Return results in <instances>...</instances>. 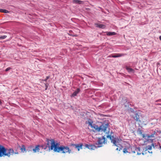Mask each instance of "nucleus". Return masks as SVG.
Returning <instances> with one entry per match:
<instances>
[{"label": "nucleus", "mask_w": 161, "mask_h": 161, "mask_svg": "<svg viewBox=\"0 0 161 161\" xmlns=\"http://www.w3.org/2000/svg\"><path fill=\"white\" fill-rule=\"evenodd\" d=\"M19 148L22 152L24 153L26 151L25 147L24 145H23L21 147L19 145H18L17 148L18 149Z\"/></svg>", "instance_id": "12"}, {"label": "nucleus", "mask_w": 161, "mask_h": 161, "mask_svg": "<svg viewBox=\"0 0 161 161\" xmlns=\"http://www.w3.org/2000/svg\"><path fill=\"white\" fill-rule=\"evenodd\" d=\"M123 55V54H117L116 55H114L112 56L113 58H117L118 57H120Z\"/></svg>", "instance_id": "19"}, {"label": "nucleus", "mask_w": 161, "mask_h": 161, "mask_svg": "<svg viewBox=\"0 0 161 161\" xmlns=\"http://www.w3.org/2000/svg\"><path fill=\"white\" fill-rule=\"evenodd\" d=\"M125 101H126V102H127V101H126V100H125Z\"/></svg>", "instance_id": "42"}, {"label": "nucleus", "mask_w": 161, "mask_h": 161, "mask_svg": "<svg viewBox=\"0 0 161 161\" xmlns=\"http://www.w3.org/2000/svg\"><path fill=\"white\" fill-rule=\"evenodd\" d=\"M155 132H155V131H153V134H154V135L155 134Z\"/></svg>", "instance_id": "35"}, {"label": "nucleus", "mask_w": 161, "mask_h": 161, "mask_svg": "<svg viewBox=\"0 0 161 161\" xmlns=\"http://www.w3.org/2000/svg\"><path fill=\"white\" fill-rule=\"evenodd\" d=\"M159 148H160V149H161V145H160L159 144Z\"/></svg>", "instance_id": "36"}, {"label": "nucleus", "mask_w": 161, "mask_h": 161, "mask_svg": "<svg viewBox=\"0 0 161 161\" xmlns=\"http://www.w3.org/2000/svg\"><path fill=\"white\" fill-rule=\"evenodd\" d=\"M41 146V147L42 149H44V150H47V148H48V147L47 146V145L45 143H44V144Z\"/></svg>", "instance_id": "17"}, {"label": "nucleus", "mask_w": 161, "mask_h": 161, "mask_svg": "<svg viewBox=\"0 0 161 161\" xmlns=\"http://www.w3.org/2000/svg\"><path fill=\"white\" fill-rule=\"evenodd\" d=\"M33 146H29L28 147L27 149L26 150V152L28 151L29 152V151H32V149H33Z\"/></svg>", "instance_id": "20"}, {"label": "nucleus", "mask_w": 161, "mask_h": 161, "mask_svg": "<svg viewBox=\"0 0 161 161\" xmlns=\"http://www.w3.org/2000/svg\"><path fill=\"white\" fill-rule=\"evenodd\" d=\"M124 105H125V107H126V106H128V105H127V104H126V103H124Z\"/></svg>", "instance_id": "33"}, {"label": "nucleus", "mask_w": 161, "mask_h": 161, "mask_svg": "<svg viewBox=\"0 0 161 161\" xmlns=\"http://www.w3.org/2000/svg\"><path fill=\"white\" fill-rule=\"evenodd\" d=\"M59 145H58L57 147L54 149V152L59 153L60 151H62V153H70L71 152V150L70 149L69 147L67 146H61L60 147L59 146Z\"/></svg>", "instance_id": "4"}, {"label": "nucleus", "mask_w": 161, "mask_h": 161, "mask_svg": "<svg viewBox=\"0 0 161 161\" xmlns=\"http://www.w3.org/2000/svg\"><path fill=\"white\" fill-rule=\"evenodd\" d=\"M85 146L88 149L90 150H94L97 148V147L96 146L92 144H85Z\"/></svg>", "instance_id": "10"}, {"label": "nucleus", "mask_w": 161, "mask_h": 161, "mask_svg": "<svg viewBox=\"0 0 161 161\" xmlns=\"http://www.w3.org/2000/svg\"><path fill=\"white\" fill-rule=\"evenodd\" d=\"M80 91V89L79 88H77V90L73 93L71 96L74 97L76 96L77 94H78Z\"/></svg>", "instance_id": "14"}, {"label": "nucleus", "mask_w": 161, "mask_h": 161, "mask_svg": "<svg viewBox=\"0 0 161 161\" xmlns=\"http://www.w3.org/2000/svg\"><path fill=\"white\" fill-rule=\"evenodd\" d=\"M160 63H157V66H158V65H160Z\"/></svg>", "instance_id": "34"}, {"label": "nucleus", "mask_w": 161, "mask_h": 161, "mask_svg": "<svg viewBox=\"0 0 161 161\" xmlns=\"http://www.w3.org/2000/svg\"><path fill=\"white\" fill-rule=\"evenodd\" d=\"M46 142L47 143H45L48 147V150L49 151L53 150L54 151V149L56 147H57L58 145H59L58 143H56L53 139L50 140L48 138H46Z\"/></svg>", "instance_id": "3"}, {"label": "nucleus", "mask_w": 161, "mask_h": 161, "mask_svg": "<svg viewBox=\"0 0 161 161\" xmlns=\"http://www.w3.org/2000/svg\"><path fill=\"white\" fill-rule=\"evenodd\" d=\"M127 69L129 72H132L133 71V69L131 68H127Z\"/></svg>", "instance_id": "25"}, {"label": "nucleus", "mask_w": 161, "mask_h": 161, "mask_svg": "<svg viewBox=\"0 0 161 161\" xmlns=\"http://www.w3.org/2000/svg\"><path fill=\"white\" fill-rule=\"evenodd\" d=\"M83 146L82 143H80L78 144H74L73 143H71L70 144V147H73L77 149L78 151H80V149H82V147Z\"/></svg>", "instance_id": "6"}, {"label": "nucleus", "mask_w": 161, "mask_h": 161, "mask_svg": "<svg viewBox=\"0 0 161 161\" xmlns=\"http://www.w3.org/2000/svg\"><path fill=\"white\" fill-rule=\"evenodd\" d=\"M160 133H161V131H160Z\"/></svg>", "instance_id": "43"}, {"label": "nucleus", "mask_w": 161, "mask_h": 161, "mask_svg": "<svg viewBox=\"0 0 161 161\" xmlns=\"http://www.w3.org/2000/svg\"><path fill=\"white\" fill-rule=\"evenodd\" d=\"M11 69V68L9 67H8V68H7L6 69H5V71H9V70H10V69Z\"/></svg>", "instance_id": "28"}, {"label": "nucleus", "mask_w": 161, "mask_h": 161, "mask_svg": "<svg viewBox=\"0 0 161 161\" xmlns=\"http://www.w3.org/2000/svg\"><path fill=\"white\" fill-rule=\"evenodd\" d=\"M142 154L143 155H144V153H142Z\"/></svg>", "instance_id": "41"}, {"label": "nucleus", "mask_w": 161, "mask_h": 161, "mask_svg": "<svg viewBox=\"0 0 161 161\" xmlns=\"http://www.w3.org/2000/svg\"><path fill=\"white\" fill-rule=\"evenodd\" d=\"M48 83H46L45 84L46 88L45 90H46L48 87Z\"/></svg>", "instance_id": "31"}, {"label": "nucleus", "mask_w": 161, "mask_h": 161, "mask_svg": "<svg viewBox=\"0 0 161 161\" xmlns=\"http://www.w3.org/2000/svg\"><path fill=\"white\" fill-rule=\"evenodd\" d=\"M130 144H129V146L126 147L125 148L123 149V152L124 153H128L127 150L130 147Z\"/></svg>", "instance_id": "16"}, {"label": "nucleus", "mask_w": 161, "mask_h": 161, "mask_svg": "<svg viewBox=\"0 0 161 161\" xmlns=\"http://www.w3.org/2000/svg\"><path fill=\"white\" fill-rule=\"evenodd\" d=\"M118 147H118L116 149V150L120 151L121 150L123 147L121 145L119 144H118Z\"/></svg>", "instance_id": "21"}, {"label": "nucleus", "mask_w": 161, "mask_h": 161, "mask_svg": "<svg viewBox=\"0 0 161 161\" xmlns=\"http://www.w3.org/2000/svg\"><path fill=\"white\" fill-rule=\"evenodd\" d=\"M14 153L18 154L19 153L17 150L14 152L13 148L7 149L4 146L0 145V157L6 156L10 157V155H13Z\"/></svg>", "instance_id": "1"}, {"label": "nucleus", "mask_w": 161, "mask_h": 161, "mask_svg": "<svg viewBox=\"0 0 161 161\" xmlns=\"http://www.w3.org/2000/svg\"><path fill=\"white\" fill-rule=\"evenodd\" d=\"M107 35L108 36H112L113 35H114L116 34V33L115 32H107Z\"/></svg>", "instance_id": "18"}, {"label": "nucleus", "mask_w": 161, "mask_h": 161, "mask_svg": "<svg viewBox=\"0 0 161 161\" xmlns=\"http://www.w3.org/2000/svg\"><path fill=\"white\" fill-rule=\"evenodd\" d=\"M0 12H3L4 13H8L9 12L6 9H0Z\"/></svg>", "instance_id": "22"}, {"label": "nucleus", "mask_w": 161, "mask_h": 161, "mask_svg": "<svg viewBox=\"0 0 161 161\" xmlns=\"http://www.w3.org/2000/svg\"><path fill=\"white\" fill-rule=\"evenodd\" d=\"M106 143L105 137L104 136H103L102 137L98 138L97 142L95 143V145L97 146V147H102L103 144H105Z\"/></svg>", "instance_id": "5"}, {"label": "nucleus", "mask_w": 161, "mask_h": 161, "mask_svg": "<svg viewBox=\"0 0 161 161\" xmlns=\"http://www.w3.org/2000/svg\"><path fill=\"white\" fill-rule=\"evenodd\" d=\"M132 117L137 122L138 124L141 122L140 120V115L138 113H136L132 116Z\"/></svg>", "instance_id": "9"}, {"label": "nucleus", "mask_w": 161, "mask_h": 161, "mask_svg": "<svg viewBox=\"0 0 161 161\" xmlns=\"http://www.w3.org/2000/svg\"><path fill=\"white\" fill-rule=\"evenodd\" d=\"M73 36H77V35H73Z\"/></svg>", "instance_id": "38"}, {"label": "nucleus", "mask_w": 161, "mask_h": 161, "mask_svg": "<svg viewBox=\"0 0 161 161\" xmlns=\"http://www.w3.org/2000/svg\"><path fill=\"white\" fill-rule=\"evenodd\" d=\"M109 124L108 123L103 122L102 123L101 125L99 127L97 125L93 124L92 125V128L95 129L96 131H99L101 130L105 132L107 128H108Z\"/></svg>", "instance_id": "2"}, {"label": "nucleus", "mask_w": 161, "mask_h": 161, "mask_svg": "<svg viewBox=\"0 0 161 161\" xmlns=\"http://www.w3.org/2000/svg\"><path fill=\"white\" fill-rule=\"evenodd\" d=\"M95 25L96 27H99L100 28L104 29L105 27V25H104L99 24H95Z\"/></svg>", "instance_id": "13"}, {"label": "nucleus", "mask_w": 161, "mask_h": 161, "mask_svg": "<svg viewBox=\"0 0 161 161\" xmlns=\"http://www.w3.org/2000/svg\"><path fill=\"white\" fill-rule=\"evenodd\" d=\"M7 37L6 36H3L0 37V39H2L5 38Z\"/></svg>", "instance_id": "26"}, {"label": "nucleus", "mask_w": 161, "mask_h": 161, "mask_svg": "<svg viewBox=\"0 0 161 161\" xmlns=\"http://www.w3.org/2000/svg\"><path fill=\"white\" fill-rule=\"evenodd\" d=\"M78 2H78L79 4H83V2L79 0V1H78Z\"/></svg>", "instance_id": "29"}, {"label": "nucleus", "mask_w": 161, "mask_h": 161, "mask_svg": "<svg viewBox=\"0 0 161 161\" xmlns=\"http://www.w3.org/2000/svg\"><path fill=\"white\" fill-rule=\"evenodd\" d=\"M132 152L134 153H137V155H140L141 154L139 147H133L131 148Z\"/></svg>", "instance_id": "8"}, {"label": "nucleus", "mask_w": 161, "mask_h": 161, "mask_svg": "<svg viewBox=\"0 0 161 161\" xmlns=\"http://www.w3.org/2000/svg\"><path fill=\"white\" fill-rule=\"evenodd\" d=\"M107 137L109 138L111 140V142L113 143L115 146L118 147V144H118V142H117L116 138H115L114 136L108 135L107 136Z\"/></svg>", "instance_id": "7"}, {"label": "nucleus", "mask_w": 161, "mask_h": 161, "mask_svg": "<svg viewBox=\"0 0 161 161\" xmlns=\"http://www.w3.org/2000/svg\"><path fill=\"white\" fill-rule=\"evenodd\" d=\"M159 39L161 40V36H159Z\"/></svg>", "instance_id": "37"}, {"label": "nucleus", "mask_w": 161, "mask_h": 161, "mask_svg": "<svg viewBox=\"0 0 161 161\" xmlns=\"http://www.w3.org/2000/svg\"><path fill=\"white\" fill-rule=\"evenodd\" d=\"M152 145L153 146H154V145H153V144H152Z\"/></svg>", "instance_id": "40"}, {"label": "nucleus", "mask_w": 161, "mask_h": 161, "mask_svg": "<svg viewBox=\"0 0 161 161\" xmlns=\"http://www.w3.org/2000/svg\"><path fill=\"white\" fill-rule=\"evenodd\" d=\"M89 125H90L91 126V127H92V125H93V124H92L91 122H89Z\"/></svg>", "instance_id": "32"}, {"label": "nucleus", "mask_w": 161, "mask_h": 161, "mask_svg": "<svg viewBox=\"0 0 161 161\" xmlns=\"http://www.w3.org/2000/svg\"><path fill=\"white\" fill-rule=\"evenodd\" d=\"M78 1H79V0H73V2L74 3H78Z\"/></svg>", "instance_id": "27"}, {"label": "nucleus", "mask_w": 161, "mask_h": 161, "mask_svg": "<svg viewBox=\"0 0 161 161\" xmlns=\"http://www.w3.org/2000/svg\"><path fill=\"white\" fill-rule=\"evenodd\" d=\"M2 104V102H1V100H0V104Z\"/></svg>", "instance_id": "39"}, {"label": "nucleus", "mask_w": 161, "mask_h": 161, "mask_svg": "<svg viewBox=\"0 0 161 161\" xmlns=\"http://www.w3.org/2000/svg\"><path fill=\"white\" fill-rule=\"evenodd\" d=\"M152 148V146L148 145L146 147V149L147 150H151Z\"/></svg>", "instance_id": "24"}, {"label": "nucleus", "mask_w": 161, "mask_h": 161, "mask_svg": "<svg viewBox=\"0 0 161 161\" xmlns=\"http://www.w3.org/2000/svg\"><path fill=\"white\" fill-rule=\"evenodd\" d=\"M41 147V145H36V146L35 148L32 149V151L34 153L37 152H39Z\"/></svg>", "instance_id": "11"}, {"label": "nucleus", "mask_w": 161, "mask_h": 161, "mask_svg": "<svg viewBox=\"0 0 161 161\" xmlns=\"http://www.w3.org/2000/svg\"><path fill=\"white\" fill-rule=\"evenodd\" d=\"M146 136L147 137V138H149L150 137H154V134H152L151 135H146Z\"/></svg>", "instance_id": "23"}, {"label": "nucleus", "mask_w": 161, "mask_h": 161, "mask_svg": "<svg viewBox=\"0 0 161 161\" xmlns=\"http://www.w3.org/2000/svg\"><path fill=\"white\" fill-rule=\"evenodd\" d=\"M49 78V76H47L46 77V79H45V80H43L44 81H47V80Z\"/></svg>", "instance_id": "30"}, {"label": "nucleus", "mask_w": 161, "mask_h": 161, "mask_svg": "<svg viewBox=\"0 0 161 161\" xmlns=\"http://www.w3.org/2000/svg\"><path fill=\"white\" fill-rule=\"evenodd\" d=\"M137 132L138 134L142 135L143 138H145V136L144 134H142V130L141 129V128H138Z\"/></svg>", "instance_id": "15"}]
</instances>
